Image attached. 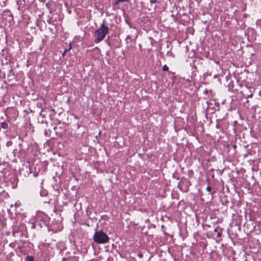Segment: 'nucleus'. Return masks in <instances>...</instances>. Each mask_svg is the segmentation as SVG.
I'll return each mask as SVG.
<instances>
[{
    "label": "nucleus",
    "mask_w": 261,
    "mask_h": 261,
    "mask_svg": "<svg viewBox=\"0 0 261 261\" xmlns=\"http://www.w3.org/2000/svg\"><path fill=\"white\" fill-rule=\"evenodd\" d=\"M25 261H34V257L32 256H27L25 258Z\"/></svg>",
    "instance_id": "20e7f679"
},
{
    "label": "nucleus",
    "mask_w": 261,
    "mask_h": 261,
    "mask_svg": "<svg viewBox=\"0 0 261 261\" xmlns=\"http://www.w3.org/2000/svg\"><path fill=\"white\" fill-rule=\"evenodd\" d=\"M169 69L168 67L166 65H164L163 67L162 70L164 71H167Z\"/></svg>",
    "instance_id": "39448f33"
},
{
    "label": "nucleus",
    "mask_w": 261,
    "mask_h": 261,
    "mask_svg": "<svg viewBox=\"0 0 261 261\" xmlns=\"http://www.w3.org/2000/svg\"><path fill=\"white\" fill-rule=\"evenodd\" d=\"M120 1H122L123 2H128V0H120Z\"/></svg>",
    "instance_id": "dca6fc26"
},
{
    "label": "nucleus",
    "mask_w": 261,
    "mask_h": 261,
    "mask_svg": "<svg viewBox=\"0 0 261 261\" xmlns=\"http://www.w3.org/2000/svg\"><path fill=\"white\" fill-rule=\"evenodd\" d=\"M109 32V28L103 23L100 27L96 30L94 33L95 39L94 42L98 43L102 41Z\"/></svg>",
    "instance_id": "f257e3e1"
},
{
    "label": "nucleus",
    "mask_w": 261,
    "mask_h": 261,
    "mask_svg": "<svg viewBox=\"0 0 261 261\" xmlns=\"http://www.w3.org/2000/svg\"><path fill=\"white\" fill-rule=\"evenodd\" d=\"M6 13H8V16L11 17V18H13V15L12 14V13L10 12V11H7L5 12Z\"/></svg>",
    "instance_id": "423d86ee"
},
{
    "label": "nucleus",
    "mask_w": 261,
    "mask_h": 261,
    "mask_svg": "<svg viewBox=\"0 0 261 261\" xmlns=\"http://www.w3.org/2000/svg\"><path fill=\"white\" fill-rule=\"evenodd\" d=\"M214 231H215V232H218V229H217V228H215V229H214Z\"/></svg>",
    "instance_id": "2eb2a0df"
},
{
    "label": "nucleus",
    "mask_w": 261,
    "mask_h": 261,
    "mask_svg": "<svg viewBox=\"0 0 261 261\" xmlns=\"http://www.w3.org/2000/svg\"><path fill=\"white\" fill-rule=\"evenodd\" d=\"M206 190H207V191H208V192H210V191H211V187H210V186H207V187H206Z\"/></svg>",
    "instance_id": "f8f14e48"
},
{
    "label": "nucleus",
    "mask_w": 261,
    "mask_h": 261,
    "mask_svg": "<svg viewBox=\"0 0 261 261\" xmlns=\"http://www.w3.org/2000/svg\"><path fill=\"white\" fill-rule=\"evenodd\" d=\"M221 234H222L221 232L218 231V232H217V237L218 238H219V237H220L221 236Z\"/></svg>",
    "instance_id": "9d476101"
},
{
    "label": "nucleus",
    "mask_w": 261,
    "mask_h": 261,
    "mask_svg": "<svg viewBox=\"0 0 261 261\" xmlns=\"http://www.w3.org/2000/svg\"><path fill=\"white\" fill-rule=\"evenodd\" d=\"M10 144V142H7V144Z\"/></svg>",
    "instance_id": "aec40b11"
},
{
    "label": "nucleus",
    "mask_w": 261,
    "mask_h": 261,
    "mask_svg": "<svg viewBox=\"0 0 261 261\" xmlns=\"http://www.w3.org/2000/svg\"><path fill=\"white\" fill-rule=\"evenodd\" d=\"M217 126V128H218V127H219L218 125H217V126Z\"/></svg>",
    "instance_id": "412c9836"
},
{
    "label": "nucleus",
    "mask_w": 261,
    "mask_h": 261,
    "mask_svg": "<svg viewBox=\"0 0 261 261\" xmlns=\"http://www.w3.org/2000/svg\"><path fill=\"white\" fill-rule=\"evenodd\" d=\"M66 260V258L65 257H63L62 258V261H65Z\"/></svg>",
    "instance_id": "f3484780"
},
{
    "label": "nucleus",
    "mask_w": 261,
    "mask_h": 261,
    "mask_svg": "<svg viewBox=\"0 0 261 261\" xmlns=\"http://www.w3.org/2000/svg\"><path fill=\"white\" fill-rule=\"evenodd\" d=\"M130 39V35L127 36L126 39Z\"/></svg>",
    "instance_id": "4468645a"
},
{
    "label": "nucleus",
    "mask_w": 261,
    "mask_h": 261,
    "mask_svg": "<svg viewBox=\"0 0 261 261\" xmlns=\"http://www.w3.org/2000/svg\"><path fill=\"white\" fill-rule=\"evenodd\" d=\"M247 102H249V100H247L246 101V103H247Z\"/></svg>",
    "instance_id": "a211bd4d"
},
{
    "label": "nucleus",
    "mask_w": 261,
    "mask_h": 261,
    "mask_svg": "<svg viewBox=\"0 0 261 261\" xmlns=\"http://www.w3.org/2000/svg\"><path fill=\"white\" fill-rule=\"evenodd\" d=\"M93 239L97 244H106L110 240L109 236L102 230L96 231Z\"/></svg>",
    "instance_id": "f03ea898"
},
{
    "label": "nucleus",
    "mask_w": 261,
    "mask_h": 261,
    "mask_svg": "<svg viewBox=\"0 0 261 261\" xmlns=\"http://www.w3.org/2000/svg\"><path fill=\"white\" fill-rule=\"evenodd\" d=\"M151 3H156L158 2L157 0H150Z\"/></svg>",
    "instance_id": "9b49d317"
},
{
    "label": "nucleus",
    "mask_w": 261,
    "mask_h": 261,
    "mask_svg": "<svg viewBox=\"0 0 261 261\" xmlns=\"http://www.w3.org/2000/svg\"><path fill=\"white\" fill-rule=\"evenodd\" d=\"M10 144V142H7V144Z\"/></svg>",
    "instance_id": "6ab92c4d"
},
{
    "label": "nucleus",
    "mask_w": 261,
    "mask_h": 261,
    "mask_svg": "<svg viewBox=\"0 0 261 261\" xmlns=\"http://www.w3.org/2000/svg\"><path fill=\"white\" fill-rule=\"evenodd\" d=\"M1 127L2 128H3L4 129H6L7 128H8L9 127V125L8 124V123H7L6 122H3L1 123Z\"/></svg>",
    "instance_id": "7ed1b4c3"
},
{
    "label": "nucleus",
    "mask_w": 261,
    "mask_h": 261,
    "mask_svg": "<svg viewBox=\"0 0 261 261\" xmlns=\"http://www.w3.org/2000/svg\"><path fill=\"white\" fill-rule=\"evenodd\" d=\"M207 93H208V90L207 89H205L203 92V93H204V94H207Z\"/></svg>",
    "instance_id": "ddd939ff"
},
{
    "label": "nucleus",
    "mask_w": 261,
    "mask_h": 261,
    "mask_svg": "<svg viewBox=\"0 0 261 261\" xmlns=\"http://www.w3.org/2000/svg\"><path fill=\"white\" fill-rule=\"evenodd\" d=\"M253 96V93L252 92H251L249 94H248L246 97V98H250V97H252Z\"/></svg>",
    "instance_id": "1a4fd4ad"
},
{
    "label": "nucleus",
    "mask_w": 261,
    "mask_h": 261,
    "mask_svg": "<svg viewBox=\"0 0 261 261\" xmlns=\"http://www.w3.org/2000/svg\"><path fill=\"white\" fill-rule=\"evenodd\" d=\"M120 2H123L122 1H120V0H116L114 5L115 6L118 5L119 4Z\"/></svg>",
    "instance_id": "6e6552de"
},
{
    "label": "nucleus",
    "mask_w": 261,
    "mask_h": 261,
    "mask_svg": "<svg viewBox=\"0 0 261 261\" xmlns=\"http://www.w3.org/2000/svg\"><path fill=\"white\" fill-rule=\"evenodd\" d=\"M70 48H71V47H70V48H68V49H66L64 51L63 53L62 54V56H63V57H64V56H65V55H66V53H67L69 50H70Z\"/></svg>",
    "instance_id": "0eeeda50"
}]
</instances>
